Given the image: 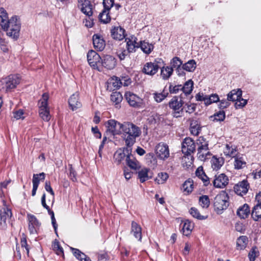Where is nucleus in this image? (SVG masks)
<instances>
[{
  "label": "nucleus",
  "mask_w": 261,
  "mask_h": 261,
  "mask_svg": "<svg viewBox=\"0 0 261 261\" xmlns=\"http://www.w3.org/2000/svg\"><path fill=\"white\" fill-rule=\"evenodd\" d=\"M123 140L126 146L133 147L136 142L137 138L141 134L139 127L130 122H124L121 125Z\"/></svg>",
  "instance_id": "nucleus-1"
},
{
  "label": "nucleus",
  "mask_w": 261,
  "mask_h": 261,
  "mask_svg": "<svg viewBox=\"0 0 261 261\" xmlns=\"http://www.w3.org/2000/svg\"><path fill=\"white\" fill-rule=\"evenodd\" d=\"M6 27H2L3 30H7V35L12 37L14 40H17L19 36L20 30V21L16 16H12L10 19L5 22Z\"/></svg>",
  "instance_id": "nucleus-2"
},
{
  "label": "nucleus",
  "mask_w": 261,
  "mask_h": 261,
  "mask_svg": "<svg viewBox=\"0 0 261 261\" xmlns=\"http://www.w3.org/2000/svg\"><path fill=\"white\" fill-rule=\"evenodd\" d=\"M229 196L225 191L218 194L214 200V207L217 214H221L229 206Z\"/></svg>",
  "instance_id": "nucleus-3"
},
{
  "label": "nucleus",
  "mask_w": 261,
  "mask_h": 261,
  "mask_svg": "<svg viewBox=\"0 0 261 261\" xmlns=\"http://www.w3.org/2000/svg\"><path fill=\"white\" fill-rule=\"evenodd\" d=\"M48 94L44 93L42 94L41 99L38 102L39 116L45 121H48L50 119L49 110L48 107Z\"/></svg>",
  "instance_id": "nucleus-4"
},
{
  "label": "nucleus",
  "mask_w": 261,
  "mask_h": 261,
  "mask_svg": "<svg viewBox=\"0 0 261 261\" xmlns=\"http://www.w3.org/2000/svg\"><path fill=\"white\" fill-rule=\"evenodd\" d=\"M242 91L240 89L231 90L227 94L228 100L236 101L235 108L236 109H241L245 107L247 103V100L243 99L242 97Z\"/></svg>",
  "instance_id": "nucleus-5"
},
{
  "label": "nucleus",
  "mask_w": 261,
  "mask_h": 261,
  "mask_svg": "<svg viewBox=\"0 0 261 261\" xmlns=\"http://www.w3.org/2000/svg\"><path fill=\"white\" fill-rule=\"evenodd\" d=\"M87 60L91 67L98 71H101V61L102 57L95 50H90L87 55Z\"/></svg>",
  "instance_id": "nucleus-6"
},
{
  "label": "nucleus",
  "mask_w": 261,
  "mask_h": 261,
  "mask_svg": "<svg viewBox=\"0 0 261 261\" xmlns=\"http://www.w3.org/2000/svg\"><path fill=\"white\" fill-rule=\"evenodd\" d=\"M20 76L18 74H10L2 81L4 84L6 92L11 91L16 88L20 82Z\"/></svg>",
  "instance_id": "nucleus-7"
},
{
  "label": "nucleus",
  "mask_w": 261,
  "mask_h": 261,
  "mask_svg": "<svg viewBox=\"0 0 261 261\" xmlns=\"http://www.w3.org/2000/svg\"><path fill=\"white\" fill-rule=\"evenodd\" d=\"M3 205L0 206V229H5L7 226L6 220L12 215L11 210L6 205V201L3 200Z\"/></svg>",
  "instance_id": "nucleus-8"
},
{
  "label": "nucleus",
  "mask_w": 261,
  "mask_h": 261,
  "mask_svg": "<svg viewBox=\"0 0 261 261\" xmlns=\"http://www.w3.org/2000/svg\"><path fill=\"white\" fill-rule=\"evenodd\" d=\"M121 125L122 123L114 119L109 120L106 123L107 127V135L115 136L120 135L121 134Z\"/></svg>",
  "instance_id": "nucleus-9"
},
{
  "label": "nucleus",
  "mask_w": 261,
  "mask_h": 261,
  "mask_svg": "<svg viewBox=\"0 0 261 261\" xmlns=\"http://www.w3.org/2000/svg\"><path fill=\"white\" fill-rule=\"evenodd\" d=\"M132 152V147L126 146L118 149L114 154V162L117 165L121 164V162L130 154Z\"/></svg>",
  "instance_id": "nucleus-10"
},
{
  "label": "nucleus",
  "mask_w": 261,
  "mask_h": 261,
  "mask_svg": "<svg viewBox=\"0 0 261 261\" xmlns=\"http://www.w3.org/2000/svg\"><path fill=\"white\" fill-rule=\"evenodd\" d=\"M196 150V143L190 137L184 139L182 143L181 151L187 155H190Z\"/></svg>",
  "instance_id": "nucleus-11"
},
{
  "label": "nucleus",
  "mask_w": 261,
  "mask_h": 261,
  "mask_svg": "<svg viewBox=\"0 0 261 261\" xmlns=\"http://www.w3.org/2000/svg\"><path fill=\"white\" fill-rule=\"evenodd\" d=\"M228 177L224 173L217 174L213 181V185L216 188L223 189L228 184Z\"/></svg>",
  "instance_id": "nucleus-12"
},
{
  "label": "nucleus",
  "mask_w": 261,
  "mask_h": 261,
  "mask_svg": "<svg viewBox=\"0 0 261 261\" xmlns=\"http://www.w3.org/2000/svg\"><path fill=\"white\" fill-rule=\"evenodd\" d=\"M27 218L29 221L28 228L30 233L31 234H37L41 223L34 215L28 214Z\"/></svg>",
  "instance_id": "nucleus-13"
},
{
  "label": "nucleus",
  "mask_w": 261,
  "mask_h": 261,
  "mask_svg": "<svg viewBox=\"0 0 261 261\" xmlns=\"http://www.w3.org/2000/svg\"><path fill=\"white\" fill-rule=\"evenodd\" d=\"M156 156L160 159L165 160L169 156V149L167 144L161 142L155 147Z\"/></svg>",
  "instance_id": "nucleus-14"
},
{
  "label": "nucleus",
  "mask_w": 261,
  "mask_h": 261,
  "mask_svg": "<svg viewBox=\"0 0 261 261\" xmlns=\"http://www.w3.org/2000/svg\"><path fill=\"white\" fill-rule=\"evenodd\" d=\"M159 61H155L154 62H147L144 65L142 71L146 74L153 75L156 73L160 68L158 65Z\"/></svg>",
  "instance_id": "nucleus-15"
},
{
  "label": "nucleus",
  "mask_w": 261,
  "mask_h": 261,
  "mask_svg": "<svg viewBox=\"0 0 261 261\" xmlns=\"http://www.w3.org/2000/svg\"><path fill=\"white\" fill-rule=\"evenodd\" d=\"M185 97L183 94H180L179 97L175 96L169 102V107L173 110H178L182 108L185 103Z\"/></svg>",
  "instance_id": "nucleus-16"
},
{
  "label": "nucleus",
  "mask_w": 261,
  "mask_h": 261,
  "mask_svg": "<svg viewBox=\"0 0 261 261\" xmlns=\"http://www.w3.org/2000/svg\"><path fill=\"white\" fill-rule=\"evenodd\" d=\"M116 65V59L111 55H104L102 57L101 61V68L104 67L107 69L111 70Z\"/></svg>",
  "instance_id": "nucleus-17"
},
{
  "label": "nucleus",
  "mask_w": 261,
  "mask_h": 261,
  "mask_svg": "<svg viewBox=\"0 0 261 261\" xmlns=\"http://www.w3.org/2000/svg\"><path fill=\"white\" fill-rule=\"evenodd\" d=\"M249 188V184L248 181L244 179L234 185V191L240 196H243L247 194Z\"/></svg>",
  "instance_id": "nucleus-18"
},
{
  "label": "nucleus",
  "mask_w": 261,
  "mask_h": 261,
  "mask_svg": "<svg viewBox=\"0 0 261 261\" xmlns=\"http://www.w3.org/2000/svg\"><path fill=\"white\" fill-rule=\"evenodd\" d=\"M125 97L130 106L135 108L140 106L142 99L136 94L127 92L125 93Z\"/></svg>",
  "instance_id": "nucleus-19"
},
{
  "label": "nucleus",
  "mask_w": 261,
  "mask_h": 261,
  "mask_svg": "<svg viewBox=\"0 0 261 261\" xmlns=\"http://www.w3.org/2000/svg\"><path fill=\"white\" fill-rule=\"evenodd\" d=\"M112 37L115 40H122L126 36L125 30L120 26L114 27L111 30Z\"/></svg>",
  "instance_id": "nucleus-20"
},
{
  "label": "nucleus",
  "mask_w": 261,
  "mask_h": 261,
  "mask_svg": "<svg viewBox=\"0 0 261 261\" xmlns=\"http://www.w3.org/2000/svg\"><path fill=\"white\" fill-rule=\"evenodd\" d=\"M137 40L138 39L134 36L125 38L127 50L130 53H135L136 49L139 48V42H137Z\"/></svg>",
  "instance_id": "nucleus-21"
},
{
  "label": "nucleus",
  "mask_w": 261,
  "mask_h": 261,
  "mask_svg": "<svg viewBox=\"0 0 261 261\" xmlns=\"http://www.w3.org/2000/svg\"><path fill=\"white\" fill-rule=\"evenodd\" d=\"M45 174L42 172L39 174H34L33 176V189L32 191V195L34 196L36 195L37 190L38 189L40 180H44Z\"/></svg>",
  "instance_id": "nucleus-22"
},
{
  "label": "nucleus",
  "mask_w": 261,
  "mask_h": 261,
  "mask_svg": "<svg viewBox=\"0 0 261 261\" xmlns=\"http://www.w3.org/2000/svg\"><path fill=\"white\" fill-rule=\"evenodd\" d=\"M130 233L139 241L141 242L142 228L138 223L134 221H133L131 223Z\"/></svg>",
  "instance_id": "nucleus-23"
},
{
  "label": "nucleus",
  "mask_w": 261,
  "mask_h": 261,
  "mask_svg": "<svg viewBox=\"0 0 261 261\" xmlns=\"http://www.w3.org/2000/svg\"><path fill=\"white\" fill-rule=\"evenodd\" d=\"M94 47L97 50L102 51L105 47V41L100 35L94 34L92 37Z\"/></svg>",
  "instance_id": "nucleus-24"
},
{
  "label": "nucleus",
  "mask_w": 261,
  "mask_h": 261,
  "mask_svg": "<svg viewBox=\"0 0 261 261\" xmlns=\"http://www.w3.org/2000/svg\"><path fill=\"white\" fill-rule=\"evenodd\" d=\"M69 107L72 111H74L82 107V103L79 100V95L77 93L73 94L68 100Z\"/></svg>",
  "instance_id": "nucleus-25"
},
{
  "label": "nucleus",
  "mask_w": 261,
  "mask_h": 261,
  "mask_svg": "<svg viewBox=\"0 0 261 261\" xmlns=\"http://www.w3.org/2000/svg\"><path fill=\"white\" fill-rule=\"evenodd\" d=\"M193 82L192 80H189L187 81L183 86L181 85V91L182 93L181 94H183V96H187L190 98L191 93H192L193 89Z\"/></svg>",
  "instance_id": "nucleus-26"
},
{
  "label": "nucleus",
  "mask_w": 261,
  "mask_h": 261,
  "mask_svg": "<svg viewBox=\"0 0 261 261\" xmlns=\"http://www.w3.org/2000/svg\"><path fill=\"white\" fill-rule=\"evenodd\" d=\"M138 177L141 183L151 178L152 173L149 168H143L138 172Z\"/></svg>",
  "instance_id": "nucleus-27"
},
{
  "label": "nucleus",
  "mask_w": 261,
  "mask_h": 261,
  "mask_svg": "<svg viewBox=\"0 0 261 261\" xmlns=\"http://www.w3.org/2000/svg\"><path fill=\"white\" fill-rule=\"evenodd\" d=\"M125 161L126 165L132 169L137 170L141 167L140 163L134 156L132 152H130V154L127 156Z\"/></svg>",
  "instance_id": "nucleus-28"
},
{
  "label": "nucleus",
  "mask_w": 261,
  "mask_h": 261,
  "mask_svg": "<svg viewBox=\"0 0 261 261\" xmlns=\"http://www.w3.org/2000/svg\"><path fill=\"white\" fill-rule=\"evenodd\" d=\"M79 3H82L81 11L88 16H91L92 14V5L87 0H79Z\"/></svg>",
  "instance_id": "nucleus-29"
},
{
  "label": "nucleus",
  "mask_w": 261,
  "mask_h": 261,
  "mask_svg": "<svg viewBox=\"0 0 261 261\" xmlns=\"http://www.w3.org/2000/svg\"><path fill=\"white\" fill-rule=\"evenodd\" d=\"M250 214V207L248 204L245 203L240 206L237 210V215L241 219H246Z\"/></svg>",
  "instance_id": "nucleus-30"
},
{
  "label": "nucleus",
  "mask_w": 261,
  "mask_h": 261,
  "mask_svg": "<svg viewBox=\"0 0 261 261\" xmlns=\"http://www.w3.org/2000/svg\"><path fill=\"white\" fill-rule=\"evenodd\" d=\"M197 145V151H199V154L200 153L201 150H208V141H207L203 137L201 136L198 138L196 140V145Z\"/></svg>",
  "instance_id": "nucleus-31"
},
{
  "label": "nucleus",
  "mask_w": 261,
  "mask_h": 261,
  "mask_svg": "<svg viewBox=\"0 0 261 261\" xmlns=\"http://www.w3.org/2000/svg\"><path fill=\"white\" fill-rule=\"evenodd\" d=\"M212 167L214 170H218L224 163V159L222 157L213 156L211 161Z\"/></svg>",
  "instance_id": "nucleus-32"
},
{
  "label": "nucleus",
  "mask_w": 261,
  "mask_h": 261,
  "mask_svg": "<svg viewBox=\"0 0 261 261\" xmlns=\"http://www.w3.org/2000/svg\"><path fill=\"white\" fill-rule=\"evenodd\" d=\"M196 175L203 182V185L205 186H207L210 184V178L207 177V176L205 174V172L203 171L202 167H199L196 172Z\"/></svg>",
  "instance_id": "nucleus-33"
},
{
  "label": "nucleus",
  "mask_w": 261,
  "mask_h": 261,
  "mask_svg": "<svg viewBox=\"0 0 261 261\" xmlns=\"http://www.w3.org/2000/svg\"><path fill=\"white\" fill-rule=\"evenodd\" d=\"M193 98V96H191L190 98H188L189 101L186 102L183 106L182 109H184V111H185L186 113L189 114H192L194 113L196 109V104L191 102V100Z\"/></svg>",
  "instance_id": "nucleus-34"
},
{
  "label": "nucleus",
  "mask_w": 261,
  "mask_h": 261,
  "mask_svg": "<svg viewBox=\"0 0 261 261\" xmlns=\"http://www.w3.org/2000/svg\"><path fill=\"white\" fill-rule=\"evenodd\" d=\"M182 230L183 234L186 236L190 235L194 228V224L189 220L183 221Z\"/></svg>",
  "instance_id": "nucleus-35"
},
{
  "label": "nucleus",
  "mask_w": 261,
  "mask_h": 261,
  "mask_svg": "<svg viewBox=\"0 0 261 261\" xmlns=\"http://www.w3.org/2000/svg\"><path fill=\"white\" fill-rule=\"evenodd\" d=\"M248 243V238L246 236L239 237L237 240V249L238 250H244Z\"/></svg>",
  "instance_id": "nucleus-36"
},
{
  "label": "nucleus",
  "mask_w": 261,
  "mask_h": 261,
  "mask_svg": "<svg viewBox=\"0 0 261 261\" xmlns=\"http://www.w3.org/2000/svg\"><path fill=\"white\" fill-rule=\"evenodd\" d=\"M173 70L170 66H163L161 68V76L164 80H168L172 75Z\"/></svg>",
  "instance_id": "nucleus-37"
},
{
  "label": "nucleus",
  "mask_w": 261,
  "mask_h": 261,
  "mask_svg": "<svg viewBox=\"0 0 261 261\" xmlns=\"http://www.w3.org/2000/svg\"><path fill=\"white\" fill-rule=\"evenodd\" d=\"M153 45L145 41H141L139 43V48L146 54H149L153 49Z\"/></svg>",
  "instance_id": "nucleus-38"
},
{
  "label": "nucleus",
  "mask_w": 261,
  "mask_h": 261,
  "mask_svg": "<svg viewBox=\"0 0 261 261\" xmlns=\"http://www.w3.org/2000/svg\"><path fill=\"white\" fill-rule=\"evenodd\" d=\"M201 127L197 120H193L190 123L191 133L194 136H198L201 131Z\"/></svg>",
  "instance_id": "nucleus-39"
},
{
  "label": "nucleus",
  "mask_w": 261,
  "mask_h": 261,
  "mask_svg": "<svg viewBox=\"0 0 261 261\" xmlns=\"http://www.w3.org/2000/svg\"><path fill=\"white\" fill-rule=\"evenodd\" d=\"M99 19L103 23H107L110 22L111 18L109 14V10L103 9L99 15Z\"/></svg>",
  "instance_id": "nucleus-40"
},
{
  "label": "nucleus",
  "mask_w": 261,
  "mask_h": 261,
  "mask_svg": "<svg viewBox=\"0 0 261 261\" xmlns=\"http://www.w3.org/2000/svg\"><path fill=\"white\" fill-rule=\"evenodd\" d=\"M252 219L257 221L261 218V205H255L251 213Z\"/></svg>",
  "instance_id": "nucleus-41"
},
{
  "label": "nucleus",
  "mask_w": 261,
  "mask_h": 261,
  "mask_svg": "<svg viewBox=\"0 0 261 261\" xmlns=\"http://www.w3.org/2000/svg\"><path fill=\"white\" fill-rule=\"evenodd\" d=\"M182 65L185 70L188 72H193L196 67V63L194 60H190Z\"/></svg>",
  "instance_id": "nucleus-42"
},
{
  "label": "nucleus",
  "mask_w": 261,
  "mask_h": 261,
  "mask_svg": "<svg viewBox=\"0 0 261 261\" xmlns=\"http://www.w3.org/2000/svg\"><path fill=\"white\" fill-rule=\"evenodd\" d=\"M199 205L203 208H207L210 204V201L207 195H202L199 198Z\"/></svg>",
  "instance_id": "nucleus-43"
},
{
  "label": "nucleus",
  "mask_w": 261,
  "mask_h": 261,
  "mask_svg": "<svg viewBox=\"0 0 261 261\" xmlns=\"http://www.w3.org/2000/svg\"><path fill=\"white\" fill-rule=\"evenodd\" d=\"M8 20V14L3 8H0V25L6 27L5 22Z\"/></svg>",
  "instance_id": "nucleus-44"
},
{
  "label": "nucleus",
  "mask_w": 261,
  "mask_h": 261,
  "mask_svg": "<svg viewBox=\"0 0 261 261\" xmlns=\"http://www.w3.org/2000/svg\"><path fill=\"white\" fill-rule=\"evenodd\" d=\"M123 99L122 94L119 92H114L111 95V101L116 105H119Z\"/></svg>",
  "instance_id": "nucleus-45"
},
{
  "label": "nucleus",
  "mask_w": 261,
  "mask_h": 261,
  "mask_svg": "<svg viewBox=\"0 0 261 261\" xmlns=\"http://www.w3.org/2000/svg\"><path fill=\"white\" fill-rule=\"evenodd\" d=\"M153 98L156 102H162L168 95V92H165L163 91L161 93L154 92L152 94Z\"/></svg>",
  "instance_id": "nucleus-46"
},
{
  "label": "nucleus",
  "mask_w": 261,
  "mask_h": 261,
  "mask_svg": "<svg viewBox=\"0 0 261 261\" xmlns=\"http://www.w3.org/2000/svg\"><path fill=\"white\" fill-rule=\"evenodd\" d=\"M190 214L198 220H205L207 216L201 215L199 211L195 207H192L189 210Z\"/></svg>",
  "instance_id": "nucleus-47"
},
{
  "label": "nucleus",
  "mask_w": 261,
  "mask_h": 261,
  "mask_svg": "<svg viewBox=\"0 0 261 261\" xmlns=\"http://www.w3.org/2000/svg\"><path fill=\"white\" fill-rule=\"evenodd\" d=\"M168 174L166 172H160L158 174V177L155 178V181L158 184H164L168 178Z\"/></svg>",
  "instance_id": "nucleus-48"
},
{
  "label": "nucleus",
  "mask_w": 261,
  "mask_h": 261,
  "mask_svg": "<svg viewBox=\"0 0 261 261\" xmlns=\"http://www.w3.org/2000/svg\"><path fill=\"white\" fill-rule=\"evenodd\" d=\"M170 65L171 66H170V67L172 68L173 70L174 68L175 69L177 68V67L182 65V61L179 57H174L171 59L170 61Z\"/></svg>",
  "instance_id": "nucleus-49"
},
{
  "label": "nucleus",
  "mask_w": 261,
  "mask_h": 261,
  "mask_svg": "<svg viewBox=\"0 0 261 261\" xmlns=\"http://www.w3.org/2000/svg\"><path fill=\"white\" fill-rule=\"evenodd\" d=\"M211 155V152L208 150H201V152L199 154V151H197V156L199 160L201 161H204L208 159Z\"/></svg>",
  "instance_id": "nucleus-50"
},
{
  "label": "nucleus",
  "mask_w": 261,
  "mask_h": 261,
  "mask_svg": "<svg viewBox=\"0 0 261 261\" xmlns=\"http://www.w3.org/2000/svg\"><path fill=\"white\" fill-rule=\"evenodd\" d=\"M182 188L185 191L190 193L193 189V182L190 179L186 180L182 185Z\"/></svg>",
  "instance_id": "nucleus-51"
},
{
  "label": "nucleus",
  "mask_w": 261,
  "mask_h": 261,
  "mask_svg": "<svg viewBox=\"0 0 261 261\" xmlns=\"http://www.w3.org/2000/svg\"><path fill=\"white\" fill-rule=\"evenodd\" d=\"M68 167H69V168H68V170H69L68 176H69V177L70 178V179L72 181H73V182L76 181H77L76 172L75 170L73 169L71 164H69Z\"/></svg>",
  "instance_id": "nucleus-52"
},
{
  "label": "nucleus",
  "mask_w": 261,
  "mask_h": 261,
  "mask_svg": "<svg viewBox=\"0 0 261 261\" xmlns=\"http://www.w3.org/2000/svg\"><path fill=\"white\" fill-rule=\"evenodd\" d=\"M246 165V162L242 160V158H235L234 166L235 169H240L244 167Z\"/></svg>",
  "instance_id": "nucleus-53"
},
{
  "label": "nucleus",
  "mask_w": 261,
  "mask_h": 261,
  "mask_svg": "<svg viewBox=\"0 0 261 261\" xmlns=\"http://www.w3.org/2000/svg\"><path fill=\"white\" fill-rule=\"evenodd\" d=\"M214 119V120L216 121H223L225 118V113L224 111H220L216 113L213 116Z\"/></svg>",
  "instance_id": "nucleus-54"
},
{
  "label": "nucleus",
  "mask_w": 261,
  "mask_h": 261,
  "mask_svg": "<svg viewBox=\"0 0 261 261\" xmlns=\"http://www.w3.org/2000/svg\"><path fill=\"white\" fill-rule=\"evenodd\" d=\"M259 252L257 250L256 247H252L249 252L248 257L250 261H254Z\"/></svg>",
  "instance_id": "nucleus-55"
},
{
  "label": "nucleus",
  "mask_w": 261,
  "mask_h": 261,
  "mask_svg": "<svg viewBox=\"0 0 261 261\" xmlns=\"http://www.w3.org/2000/svg\"><path fill=\"white\" fill-rule=\"evenodd\" d=\"M169 91L171 94H177L181 91V85L173 86L170 84L169 87Z\"/></svg>",
  "instance_id": "nucleus-56"
},
{
  "label": "nucleus",
  "mask_w": 261,
  "mask_h": 261,
  "mask_svg": "<svg viewBox=\"0 0 261 261\" xmlns=\"http://www.w3.org/2000/svg\"><path fill=\"white\" fill-rule=\"evenodd\" d=\"M226 151L225 152L231 157H234L236 155L237 150L236 148H233L232 146H230L227 144L226 146Z\"/></svg>",
  "instance_id": "nucleus-57"
},
{
  "label": "nucleus",
  "mask_w": 261,
  "mask_h": 261,
  "mask_svg": "<svg viewBox=\"0 0 261 261\" xmlns=\"http://www.w3.org/2000/svg\"><path fill=\"white\" fill-rule=\"evenodd\" d=\"M235 230L242 233H244L246 230L245 226L240 222H237L234 225Z\"/></svg>",
  "instance_id": "nucleus-58"
},
{
  "label": "nucleus",
  "mask_w": 261,
  "mask_h": 261,
  "mask_svg": "<svg viewBox=\"0 0 261 261\" xmlns=\"http://www.w3.org/2000/svg\"><path fill=\"white\" fill-rule=\"evenodd\" d=\"M102 4L103 9L110 11L111 8L114 5V0H103Z\"/></svg>",
  "instance_id": "nucleus-59"
},
{
  "label": "nucleus",
  "mask_w": 261,
  "mask_h": 261,
  "mask_svg": "<svg viewBox=\"0 0 261 261\" xmlns=\"http://www.w3.org/2000/svg\"><path fill=\"white\" fill-rule=\"evenodd\" d=\"M130 53L128 50L123 49L117 51V55L120 60H124Z\"/></svg>",
  "instance_id": "nucleus-60"
},
{
  "label": "nucleus",
  "mask_w": 261,
  "mask_h": 261,
  "mask_svg": "<svg viewBox=\"0 0 261 261\" xmlns=\"http://www.w3.org/2000/svg\"><path fill=\"white\" fill-rule=\"evenodd\" d=\"M113 80L114 81L113 82L112 85L116 89L120 88L123 84L122 80L117 77H115V79H113Z\"/></svg>",
  "instance_id": "nucleus-61"
},
{
  "label": "nucleus",
  "mask_w": 261,
  "mask_h": 261,
  "mask_svg": "<svg viewBox=\"0 0 261 261\" xmlns=\"http://www.w3.org/2000/svg\"><path fill=\"white\" fill-rule=\"evenodd\" d=\"M229 101V100H228V99H224L220 100L219 104V108L220 109L223 110L224 109L227 108L230 104Z\"/></svg>",
  "instance_id": "nucleus-62"
},
{
  "label": "nucleus",
  "mask_w": 261,
  "mask_h": 261,
  "mask_svg": "<svg viewBox=\"0 0 261 261\" xmlns=\"http://www.w3.org/2000/svg\"><path fill=\"white\" fill-rule=\"evenodd\" d=\"M91 130L92 132L96 138L100 139L101 138V134L99 132L97 126L92 127Z\"/></svg>",
  "instance_id": "nucleus-63"
},
{
  "label": "nucleus",
  "mask_w": 261,
  "mask_h": 261,
  "mask_svg": "<svg viewBox=\"0 0 261 261\" xmlns=\"http://www.w3.org/2000/svg\"><path fill=\"white\" fill-rule=\"evenodd\" d=\"M45 189L46 191L49 192L51 195L54 196L55 193L50 186V181H46L45 184Z\"/></svg>",
  "instance_id": "nucleus-64"
}]
</instances>
